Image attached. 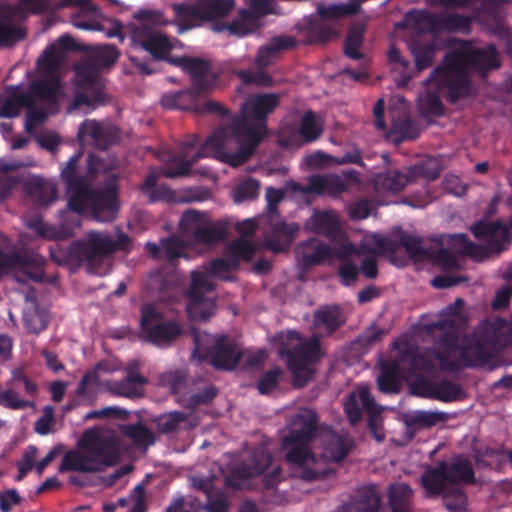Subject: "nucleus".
<instances>
[{"instance_id":"1","label":"nucleus","mask_w":512,"mask_h":512,"mask_svg":"<svg viewBox=\"0 0 512 512\" xmlns=\"http://www.w3.org/2000/svg\"><path fill=\"white\" fill-rule=\"evenodd\" d=\"M277 103L275 94L248 99L242 105L239 121L216 130L197 152H193L196 144L194 140L183 143L179 153L170 159L162 174L168 178L185 176L198 159L209 155L233 167L243 164L266 134L265 116Z\"/></svg>"},{"instance_id":"2","label":"nucleus","mask_w":512,"mask_h":512,"mask_svg":"<svg viewBox=\"0 0 512 512\" xmlns=\"http://www.w3.org/2000/svg\"><path fill=\"white\" fill-rule=\"evenodd\" d=\"M71 45V39L63 36L51 46L37 62L41 79L31 84L30 90L25 92L20 87H12L0 97V117H15L22 107H28L25 129L32 133L36 126L42 123L49 113V107L59 101L63 96V89L59 82L60 65L65 57V49Z\"/></svg>"},{"instance_id":"3","label":"nucleus","mask_w":512,"mask_h":512,"mask_svg":"<svg viewBox=\"0 0 512 512\" xmlns=\"http://www.w3.org/2000/svg\"><path fill=\"white\" fill-rule=\"evenodd\" d=\"M81 153L72 156L61 170L66 183V195L70 211L61 213L59 230L45 224L41 218L27 222V226L46 239L69 237L80 226L79 213L90 211L98 221L106 222L114 218L117 211L115 192L112 189L103 192L92 190L85 178L79 177L77 164Z\"/></svg>"},{"instance_id":"4","label":"nucleus","mask_w":512,"mask_h":512,"mask_svg":"<svg viewBox=\"0 0 512 512\" xmlns=\"http://www.w3.org/2000/svg\"><path fill=\"white\" fill-rule=\"evenodd\" d=\"M315 413L300 409L291 419L284 434L283 446L286 459L294 476L305 480H316L327 473L328 461L343 460L349 452L351 439L348 435L329 434L322 455L314 452Z\"/></svg>"},{"instance_id":"5","label":"nucleus","mask_w":512,"mask_h":512,"mask_svg":"<svg viewBox=\"0 0 512 512\" xmlns=\"http://www.w3.org/2000/svg\"><path fill=\"white\" fill-rule=\"evenodd\" d=\"M499 57L493 46L478 48L461 45L447 55L443 66L437 68L427 81V89L418 98L426 115H441L442 104L438 93L448 91L456 99L468 91V69L486 70L499 67Z\"/></svg>"},{"instance_id":"6","label":"nucleus","mask_w":512,"mask_h":512,"mask_svg":"<svg viewBox=\"0 0 512 512\" xmlns=\"http://www.w3.org/2000/svg\"><path fill=\"white\" fill-rule=\"evenodd\" d=\"M119 458L120 443L114 431L89 429L83 433L77 447L65 453L59 472H99L115 465Z\"/></svg>"},{"instance_id":"7","label":"nucleus","mask_w":512,"mask_h":512,"mask_svg":"<svg viewBox=\"0 0 512 512\" xmlns=\"http://www.w3.org/2000/svg\"><path fill=\"white\" fill-rule=\"evenodd\" d=\"M118 58L115 47L107 45L96 49L92 59L85 60L76 66L75 96L69 112L83 110L90 112L105 102L103 79L99 76V68L113 64Z\"/></svg>"},{"instance_id":"8","label":"nucleus","mask_w":512,"mask_h":512,"mask_svg":"<svg viewBox=\"0 0 512 512\" xmlns=\"http://www.w3.org/2000/svg\"><path fill=\"white\" fill-rule=\"evenodd\" d=\"M512 343V322L497 319L482 324L473 343L465 347H457L451 343L450 336L441 344L440 348L446 352V358H439V364L446 368H455L462 365H477L484 357L486 346L504 347Z\"/></svg>"},{"instance_id":"9","label":"nucleus","mask_w":512,"mask_h":512,"mask_svg":"<svg viewBox=\"0 0 512 512\" xmlns=\"http://www.w3.org/2000/svg\"><path fill=\"white\" fill-rule=\"evenodd\" d=\"M476 238L484 241V246H478L468 241L465 235L451 237L452 254L444 252L441 255V265L445 270L461 267L460 255H468L477 261L484 260L491 253H499L510 243L509 227L498 222L487 223L479 221L472 227Z\"/></svg>"},{"instance_id":"10","label":"nucleus","mask_w":512,"mask_h":512,"mask_svg":"<svg viewBox=\"0 0 512 512\" xmlns=\"http://www.w3.org/2000/svg\"><path fill=\"white\" fill-rule=\"evenodd\" d=\"M393 360L384 363L378 376V387L384 393L397 391L400 379L410 380L412 376L440 366L439 358H446L440 353L420 355L406 338H400L394 344ZM443 369H447L443 367Z\"/></svg>"},{"instance_id":"11","label":"nucleus","mask_w":512,"mask_h":512,"mask_svg":"<svg viewBox=\"0 0 512 512\" xmlns=\"http://www.w3.org/2000/svg\"><path fill=\"white\" fill-rule=\"evenodd\" d=\"M473 471L469 461L456 458L451 465L440 463L435 468L428 469L421 477L426 496L433 497L442 494L448 509L460 506L464 497L457 486L458 482H472Z\"/></svg>"},{"instance_id":"12","label":"nucleus","mask_w":512,"mask_h":512,"mask_svg":"<svg viewBox=\"0 0 512 512\" xmlns=\"http://www.w3.org/2000/svg\"><path fill=\"white\" fill-rule=\"evenodd\" d=\"M168 23L160 11L146 10L138 12L133 21L126 27V34L130 38L132 51L143 50L156 59L166 58L167 54L179 45L177 40L168 38L156 29Z\"/></svg>"},{"instance_id":"13","label":"nucleus","mask_w":512,"mask_h":512,"mask_svg":"<svg viewBox=\"0 0 512 512\" xmlns=\"http://www.w3.org/2000/svg\"><path fill=\"white\" fill-rule=\"evenodd\" d=\"M195 350L193 356L209 357L211 364L217 369L232 370L240 359L248 366H254L266 358L263 351L242 352L239 345L226 336H211L206 333L194 332Z\"/></svg>"},{"instance_id":"14","label":"nucleus","mask_w":512,"mask_h":512,"mask_svg":"<svg viewBox=\"0 0 512 512\" xmlns=\"http://www.w3.org/2000/svg\"><path fill=\"white\" fill-rule=\"evenodd\" d=\"M280 338L282 342L280 354L288 358V367L293 375L294 385L302 387L313 378L315 373L313 365L321 356L318 339L313 337L309 341H304L294 331L281 334Z\"/></svg>"},{"instance_id":"15","label":"nucleus","mask_w":512,"mask_h":512,"mask_svg":"<svg viewBox=\"0 0 512 512\" xmlns=\"http://www.w3.org/2000/svg\"><path fill=\"white\" fill-rule=\"evenodd\" d=\"M115 370V367L108 362H101L89 371L80 381L77 393L80 396H87L98 386H105L107 389L117 395L125 397H137L142 395V388L145 379L139 374H131L123 381H109L106 375Z\"/></svg>"},{"instance_id":"16","label":"nucleus","mask_w":512,"mask_h":512,"mask_svg":"<svg viewBox=\"0 0 512 512\" xmlns=\"http://www.w3.org/2000/svg\"><path fill=\"white\" fill-rule=\"evenodd\" d=\"M169 62L181 67L184 71L189 73L192 78L191 92H176L165 94L161 103L167 108L185 109L184 98L193 97L212 88L215 83L216 77L209 70L208 64L200 59L188 57H176L169 59Z\"/></svg>"},{"instance_id":"17","label":"nucleus","mask_w":512,"mask_h":512,"mask_svg":"<svg viewBox=\"0 0 512 512\" xmlns=\"http://www.w3.org/2000/svg\"><path fill=\"white\" fill-rule=\"evenodd\" d=\"M256 250L257 246L254 242L237 239L227 245L223 258L215 259L209 267L197 271L206 272L209 280H211V276L222 280H230V272L238 267L240 261H249Z\"/></svg>"},{"instance_id":"18","label":"nucleus","mask_w":512,"mask_h":512,"mask_svg":"<svg viewBox=\"0 0 512 512\" xmlns=\"http://www.w3.org/2000/svg\"><path fill=\"white\" fill-rule=\"evenodd\" d=\"M214 285L206 272H191V286L188 292L187 313L194 321H206L215 313V303L206 293L211 292Z\"/></svg>"},{"instance_id":"19","label":"nucleus","mask_w":512,"mask_h":512,"mask_svg":"<svg viewBox=\"0 0 512 512\" xmlns=\"http://www.w3.org/2000/svg\"><path fill=\"white\" fill-rule=\"evenodd\" d=\"M353 182H358L354 170L341 174L316 175L309 178L308 184L303 186L296 182L287 183V190L302 194H326L337 196L346 191Z\"/></svg>"},{"instance_id":"20","label":"nucleus","mask_w":512,"mask_h":512,"mask_svg":"<svg viewBox=\"0 0 512 512\" xmlns=\"http://www.w3.org/2000/svg\"><path fill=\"white\" fill-rule=\"evenodd\" d=\"M307 227L314 232L329 236L333 243L341 246L336 255L339 260L346 261L357 253V249L340 229L339 217L334 211L315 212L307 221Z\"/></svg>"},{"instance_id":"21","label":"nucleus","mask_w":512,"mask_h":512,"mask_svg":"<svg viewBox=\"0 0 512 512\" xmlns=\"http://www.w3.org/2000/svg\"><path fill=\"white\" fill-rule=\"evenodd\" d=\"M345 412L352 424H356L361 418L362 409L370 415L369 426L378 442L384 439V433L381 429V419L379 417V408L374 403L370 395L369 388L366 385H360L355 391L351 392L344 403Z\"/></svg>"},{"instance_id":"22","label":"nucleus","mask_w":512,"mask_h":512,"mask_svg":"<svg viewBox=\"0 0 512 512\" xmlns=\"http://www.w3.org/2000/svg\"><path fill=\"white\" fill-rule=\"evenodd\" d=\"M141 311L142 332L148 341L162 346L175 340L180 335L179 325L174 322H165L161 313L154 306L144 305Z\"/></svg>"},{"instance_id":"23","label":"nucleus","mask_w":512,"mask_h":512,"mask_svg":"<svg viewBox=\"0 0 512 512\" xmlns=\"http://www.w3.org/2000/svg\"><path fill=\"white\" fill-rule=\"evenodd\" d=\"M235 6L234 0H198L194 5L176 4L174 11L182 20L214 19L227 15Z\"/></svg>"},{"instance_id":"24","label":"nucleus","mask_w":512,"mask_h":512,"mask_svg":"<svg viewBox=\"0 0 512 512\" xmlns=\"http://www.w3.org/2000/svg\"><path fill=\"white\" fill-rule=\"evenodd\" d=\"M115 250L116 245L107 234L91 232L87 243H76L71 247L68 257L92 264L98 258L107 256Z\"/></svg>"},{"instance_id":"25","label":"nucleus","mask_w":512,"mask_h":512,"mask_svg":"<svg viewBox=\"0 0 512 512\" xmlns=\"http://www.w3.org/2000/svg\"><path fill=\"white\" fill-rule=\"evenodd\" d=\"M43 263V258L39 256H35L31 261H28L0 253V275L13 272L18 282H24L26 278L39 281L43 277Z\"/></svg>"},{"instance_id":"26","label":"nucleus","mask_w":512,"mask_h":512,"mask_svg":"<svg viewBox=\"0 0 512 512\" xmlns=\"http://www.w3.org/2000/svg\"><path fill=\"white\" fill-rule=\"evenodd\" d=\"M274 0H246L250 10L242 9L239 18L227 26V30L234 35L243 36L253 32L257 27L259 15L274 13Z\"/></svg>"},{"instance_id":"27","label":"nucleus","mask_w":512,"mask_h":512,"mask_svg":"<svg viewBox=\"0 0 512 512\" xmlns=\"http://www.w3.org/2000/svg\"><path fill=\"white\" fill-rule=\"evenodd\" d=\"M341 251L339 244L333 243V246H327L317 239H311L301 245L297 250V256L306 265H316L324 261L338 259L336 253Z\"/></svg>"},{"instance_id":"28","label":"nucleus","mask_w":512,"mask_h":512,"mask_svg":"<svg viewBox=\"0 0 512 512\" xmlns=\"http://www.w3.org/2000/svg\"><path fill=\"white\" fill-rule=\"evenodd\" d=\"M394 100L401 104V108L391 110V130L389 138L394 142H401L405 139L414 138L416 136L414 126L407 116V109L404 99L400 96L394 97Z\"/></svg>"},{"instance_id":"29","label":"nucleus","mask_w":512,"mask_h":512,"mask_svg":"<svg viewBox=\"0 0 512 512\" xmlns=\"http://www.w3.org/2000/svg\"><path fill=\"white\" fill-rule=\"evenodd\" d=\"M256 466L253 469H240L232 473L227 478V484L235 488L248 487V480L260 475L271 464L270 455L265 451H260L255 455Z\"/></svg>"},{"instance_id":"30","label":"nucleus","mask_w":512,"mask_h":512,"mask_svg":"<svg viewBox=\"0 0 512 512\" xmlns=\"http://www.w3.org/2000/svg\"><path fill=\"white\" fill-rule=\"evenodd\" d=\"M149 253L155 257H165L168 260H173L178 257L187 255V244H185L178 236H172L162 241L161 246L154 243H147L146 245Z\"/></svg>"},{"instance_id":"31","label":"nucleus","mask_w":512,"mask_h":512,"mask_svg":"<svg viewBox=\"0 0 512 512\" xmlns=\"http://www.w3.org/2000/svg\"><path fill=\"white\" fill-rule=\"evenodd\" d=\"M294 43V39L288 36L272 38L269 43L259 49L255 64L259 68L270 65L280 51L292 47Z\"/></svg>"},{"instance_id":"32","label":"nucleus","mask_w":512,"mask_h":512,"mask_svg":"<svg viewBox=\"0 0 512 512\" xmlns=\"http://www.w3.org/2000/svg\"><path fill=\"white\" fill-rule=\"evenodd\" d=\"M77 137L82 146L94 145L99 148H104L108 144L101 125L91 119L85 120L80 125Z\"/></svg>"},{"instance_id":"33","label":"nucleus","mask_w":512,"mask_h":512,"mask_svg":"<svg viewBox=\"0 0 512 512\" xmlns=\"http://www.w3.org/2000/svg\"><path fill=\"white\" fill-rule=\"evenodd\" d=\"M422 397L434 398L449 402L459 398V387L451 382L443 381L434 384H426L417 392Z\"/></svg>"},{"instance_id":"34","label":"nucleus","mask_w":512,"mask_h":512,"mask_svg":"<svg viewBox=\"0 0 512 512\" xmlns=\"http://www.w3.org/2000/svg\"><path fill=\"white\" fill-rule=\"evenodd\" d=\"M227 234L226 225L221 222H212L209 219L202 224L197 234L192 239L194 244H203L206 247L222 241Z\"/></svg>"},{"instance_id":"35","label":"nucleus","mask_w":512,"mask_h":512,"mask_svg":"<svg viewBox=\"0 0 512 512\" xmlns=\"http://www.w3.org/2000/svg\"><path fill=\"white\" fill-rule=\"evenodd\" d=\"M384 244L385 238L378 235H366L362 242V248L375 255L384 249ZM362 272L368 278H375L377 276L376 259L374 256L363 260Z\"/></svg>"},{"instance_id":"36","label":"nucleus","mask_w":512,"mask_h":512,"mask_svg":"<svg viewBox=\"0 0 512 512\" xmlns=\"http://www.w3.org/2000/svg\"><path fill=\"white\" fill-rule=\"evenodd\" d=\"M341 323V313L337 307L321 309L315 314V326L319 333L330 334Z\"/></svg>"},{"instance_id":"37","label":"nucleus","mask_w":512,"mask_h":512,"mask_svg":"<svg viewBox=\"0 0 512 512\" xmlns=\"http://www.w3.org/2000/svg\"><path fill=\"white\" fill-rule=\"evenodd\" d=\"M463 305V301L461 299H457L453 306H450L441 312L442 320L437 323H433L430 327L432 331L440 330L443 333H448L452 331L460 322V308Z\"/></svg>"},{"instance_id":"38","label":"nucleus","mask_w":512,"mask_h":512,"mask_svg":"<svg viewBox=\"0 0 512 512\" xmlns=\"http://www.w3.org/2000/svg\"><path fill=\"white\" fill-rule=\"evenodd\" d=\"M412 494V489L405 483H396L391 485L389 499L392 512H407V506Z\"/></svg>"},{"instance_id":"39","label":"nucleus","mask_w":512,"mask_h":512,"mask_svg":"<svg viewBox=\"0 0 512 512\" xmlns=\"http://www.w3.org/2000/svg\"><path fill=\"white\" fill-rule=\"evenodd\" d=\"M323 131L322 119L315 113L309 111L302 117L299 134L306 141L316 140Z\"/></svg>"},{"instance_id":"40","label":"nucleus","mask_w":512,"mask_h":512,"mask_svg":"<svg viewBox=\"0 0 512 512\" xmlns=\"http://www.w3.org/2000/svg\"><path fill=\"white\" fill-rule=\"evenodd\" d=\"M298 229H299V227L295 223L276 224L274 226L273 230H274L275 235L279 238V241H276V242L268 241L267 242L268 246L273 251H276V252L286 249L290 245L295 234L298 232Z\"/></svg>"},{"instance_id":"41","label":"nucleus","mask_w":512,"mask_h":512,"mask_svg":"<svg viewBox=\"0 0 512 512\" xmlns=\"http://www.w3.org/2000/svg\"><path fill=\"white\" fill-rule=\"evenodd\" d=\"M447 419L448 415L444 412L421 410L411 415L410 423L417 428H430L445 423Z\"/></svg>"},{"instance_id":"42","label":"nucleus","mask_w":512,"mask_h":512,"mask_svg":"<svg viewBox=\"0 0 512 512\" xmlns=\"http://www.w3.org/2000/svg\"><path fill=\"white\" fill-rule=\"evenodd\" d=\"M377 185L380 189L393 193L401 191L408 184V177L397 171H390L377 176Z\"/></svg>"},{"instance_id":"43","label":"nucleus","mask_w":512,"mask_h":512,"mask_svg":"<svg viewBox=\"0 0 512 512\" xmlns=\"http://www.w3.org/2000/svg\"><path fill=\"white\" fill-rule=\"evenodd\" d=\"M208 220L206 214H201L194 210L185 212L180 221L179 226L183 234L191 235L192 239L197 234L202 224Z\"/></svg>"},{"instance_id":"44","label":"nucleus","mask_w":512,"mask_h":512,"mask_svg":"<svg viewBox=\"0 0 512 512\" xmlns=\"http://www.w3.org/2000/svg\"><path fill=\"white\" fill-rule=\"evenodd\" d=\"M48 0H21L17 6H8L7 14L11 19H22L27 12L38 13L45 9Z\"/></svg>"},{"instance_id":"45","label":"nucleus","mask_w":512,"mask_h":512,"mask_svg":"<svg viewBox=\"0 0 512 512\" xmlns=\"http://www.w3.org/2000/svg\"><path fill=\"white\" fill-rule=\"evenodd\" d=\"M32 193L37 203L43 206L49 205L57 197L56 186L51 182L40 179L34 181V191Z\"/></svg>"},{"instance_id":"46","label":"nucleus","mask_w":512,"mask_h":512,"mask_svg":"<svg viewBox=\"0 0 512 512\" xmlns=\"http://www.w3.org/2000/svg\"><path fill=\"white\" fill-rule=\"evenodd\" d=\"M122 431L138 445L148 446L153 443L152 433L141 424L126 425L122 428Z\"/></svg>"},{"instance_id":"47","label":"nucleus","mask_w":512,"mask_h":512,"mask_svg":"<svg viewBox=\"0 0 512 512\" xmlns=\"http://www.w3.org/2000/svg\"><path fill=\"white\" fill-rule=\"evenodd\" d=\"M259 192V184L252 179L246 180L239 184L234 192L233 199L236 203L252 200L257 197Z\"/></svg>"},{"instance_id":"48","label":"nucleus","mask_w":512,"mask_h":512,"mask_svg":"<svg viewBox=\"0 0 512 512\" xmlns=\"http://www.w3.org/2000/svg\"><path fill=\"white\" fill-rule=\"evenodd\" d=\"M363 31L361 29L352 30L346 41L344 46L345 54L353 59L361 58L362 54L359 51V47L362 43Z\"/></svg>"},{"instance_id":"49","label":"nucleus","mask_w":512,"mask_h":512,"mask_svg":"<svg viewBox=\"0 0 512 512\" xmlns=\"http://www.w3.org/2000/svg\"><path fill=\"white\" fill-rule=\"evenodd\" d=\"M283 372L279 368H275L265 373L257 383V389L261 394H268L272 392L281 378Z\"/></svg>"},{"instance_id":"50","label":"nucleus","mask_w":512,"mask_h":512,"mask_svg":"<svg viewBox=\"0 0 512 512\" xmlns=\"http://www.w3.org/2000/svg\"><path fill=\"white\" fill-rule=\"evenodd\" d=\"M24 37L25 32L21 27H11L0 22V45H11Z\"/></svg>"},{"instance_id":"51","label":"nucleus","mask_w":512,"mask_h":512,"mask_svg":"<svg viewBox=\"0 0 512 512\" xmlns=\"http://www.w3.org/2000/svg\"><path fill=\"white\" fill-rule=\"evenodd\" d=\"M236 75L246 84L268 85L270 79L263 71L239 70Z\"/></svg>"},{"instance_id":"52","label":"nucleus","mask_w":512,"mask_h":512,"mask_svg":"<svg viewBox=\"0 0 512 512\" xmlns=\"http://www.w3.org/2000/svg\"><path fill=\"white\" fill-rule=\"evenodd\" d=\"M359 157L358 156H348L345 155L341 158H334L331 156H328L324 153H316L310 158V161L315 164H323V165H330V164H343V163H356L358 162Z\"/></svg>"},{"instance_id":"53","label":"nucleus","mask_w":512,"mask_h":512,"mask_svg":"<svg viewBox=\"0 0 512 512\" xmlns=\"http://www.w3.org/2000/svg\"><path fill=\"white\" fill-rule=\"evenodd\" d=\"M0 403L13 409H21L30 405L28 401L21 399L13 390L0 393Z\"/></svg>"},{"instance_id":"54","label":"nucleus","mask_w":512,"mask_h":512,"mask_svg":"<svg viewBox=\"0 0 512 512\" xmlns=\"http://www.w3.org/2000/svg\"><path fill=\"white\" fill-rule=\"evenodd\" d=\"M36 455H37V449L34 446H30L27 448V450L25 451V453L23 455V458L18 463V468H19V472H20V474L18 476V480H21L23 478V476L29 470H31L33 467H35L34 460L36 458Z\"/></svg>"},{"instance_id":"55","label":"nucleus","mask_w":512,"mask_h":512,"mask_svg":"<svg viewBox=\"0 0 512 512\" xmlns=\"http://www.w3.org/2000/svg\"><path fill=\"white\" fill-rule=\"evenodd\" d=\"M402 244L411 258L415 260L422 259L424 251L421 248L420 241L416 238L407 236L402 238Z\"/></svg>"},{"instance_id":"56","label":"nucleus","mask_w":512,"mask_h":512,"mask_svg":"<svg viewBox=\"0 0 512 512\" xmlns=\"http://www.w3.org/2000/svg\"><path fill=\"white\" fill-rule=\"evenodd\" d=\"M339 275L345 285L353 284L358 276V268L356 265L344 263L339 268Z\"/></svg>"},{"instance_id":"57","label":"nucleus","mask_w":512,"mask_h":512,"mask_svg":"<svg viewBox=\"0 0 512 512\" xmlns=\"http://www.w3.org/2000/svg\"><path fill=\"white\" fill-rule=\"evenodd\" d=\"M72 24L83 30H102V26L95 20L85 19L83 14H77L72 18Z\"/></svg>"},{"instance_id":"58","label":"nucleus","mask_w":512,"mask_h":512,"mask_svg":"<svg viewBox=\"0 0 512 512\" xmlns=\"http://www.w3.org/2000/svg\"><path fill=\"white\" fill-rule=\"evenodd\" d=\"M20 501L15 490H10L0 496V509L2 512H9L11 508Z\"/></svg>"},{"instance_id":"59","label":"nucleus","mask_w":512,"mask_h":512,"mask_svg":"<svg viewBox=\"0 0 512 512\" xmlns=\"http://www.w3.org/2000/svg\"><path fill=\"white\" fill-rule=\"evenodd\" d=\"M183 379L176 373H167L161 377V383L172 393H178Z\"/></svg>"},{"instance_id":"60","label":"nucleus","mask_w":512,"mask_h":512,"mask_svg":"<svg viewBox=\"0 0 512 512\" xmlns=\"http://www.w3.org/2000/svg\"><path fill=\"white\" fill-rule=\"evenodd\" d=\"M37 141L41 147L54 151L60 143V138L57 134L49 132L39 135Z\"/></svg>"},{"instance_id":"61","label":"nucleus","mask_w":512,"mask_h":512,"mask_svg":"<svg viewBox=\"0 0 512 512\" xmlns=\"http://www.w3.org/2000/svg\"><path fill=\"white\" fill-rule=\"evenodd\" d=\"M184 419L183 415L179 412L170 413L161 417V426L165 431H172L176 429L178 424Z\"/></svg>"},{"instance_id":"62","label":"nucleus","mask_w":512,"mask_h":512,"mask_svg":"<svg viewBox=\"0 0 512 512\" xmlns=\"http://www.w3.org/2000/svg\"><path fill=\"white\" fill-rule=\"evenodd\" d=\"M160 172L153 170L151 171L144 180L141 189L151 198V200H156L158 197L155 195L153 191V187L155 186Z\"/></svg>"},{"instance_id":"63","label":"nucleus","mask_w":512,"mask_h":512,"mask_svg":"<svg viewBox=\"0 0 512 512\" xmlns=\"http://www.w3.org/2000/svg\"><path fill=\"white\" fill-rule=\"evenodd\" d=\"M257 226L253 219H246L242 222H239L236 226L237 231L241 235L239 239H245L249 242H252L248 239V236L253 234L256 230Z\"/></svg>"},{"instance_id":"64","label":"nucleus","mask_w":512,"mask_h":512,"mask_svg":"<svg viewBox=\"0 0 512 512\" xmlns=\"http://www.w3.org/2000/svg\"><path fill=\"white\" fill-rule=\"evenodd\" d=\"M350 216L354 219H364L368 217L370 213V208L368 202H357L350 207L349 210Z\"/></svg>"}]
</instances>
